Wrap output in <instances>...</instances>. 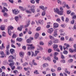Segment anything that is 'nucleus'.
<instances>
[{"label":"nucleus","mask_w":76,"mask_h":76,"mask_svg":"<svg viewBox=\"0 0 76 76\" xmlns=\"http://www.w3.org/2000/svg\"><path fill=\"white\" fill-rule=\"evenodd\" d=\"M9 59L8 60V62L10 63L9 64L12 70H13L15 68V66H13L15 65V63L14 62V61L13 60V59H14L15 58L12 56H10L8 57Z\"/></svg>","instance_id":"f257e3e1"},{"label":"nucleus","mask_w":76,"mask_h":76,"mask_svg":"<svg viewBox=\"0 0 76 76\" xmlns=\"http://www.w3.org/2000/svg\"><path fill=\"white\" fill-rule=\"evenodd\" d=\"M13 29V27L11 26H8V32L10 36H11V31H10V30H12Z\"/></svg>","instance_id":"f03ea898"},{"label":"nucleus","mask_w":76,"mask_h":76,"mask_svg":"<svg viewBox=\"0 0 76 76\" xmlns=\"http://www.w3.org/2000/svg\"><path fill=\"white\" fill-rule=\"evenodd\" d=\"M27 45L28 46L27 49V50H31L32 49L35 48V47L33 46V44Z\"/></svg>","instance_id":"7ed1b4c3"},{"label":"nucleus","mask_w":76,"mask_h":76,"mask_svg":"<svg viewBox=\"0 0 76 76\" xmlns=\"http://www.w3.org/2000/svg\"><path fill=\"white\" fill-rule=\"evenodd\" d=\"M9 47H10L9 46V45H7V46H6L7 50H5V53H6L7 55H9Z\"/></svg>","instance_id":"20e7f679"},{"label":"nucleus","mask_w":76,"mask_h":76,"mask_svg":"<svg viewBox=\"0 0 76 76\" xmlns=\"http://www.w3.org/2000/svg\"><path fill=\"white\" fill-rule=\"evenodd\" d=\"M12 12L13 13H14V15H18V14L19 13V10L17 9L14 10H12Z\"/></svg>","instance_id":"39448f33"},{"label":"nucleus","mask_w":76,"mask_h":76,"mask_svg":"<svg viewBox=\"0 0 76 76\" xmlns=\"http://www.w3.org/2000/svg\"><path fill=\"white\" fill-rule=\"evenodd\" d=\"M0 54L1 55V58H4V57H6V55H4V52L3 51L0 52Z\"/></svg>","instance_id":"423d86ee"},{"label":"nucleus","mask_w":76,"mask_h":76,"mask_svg":"<svg viewBox=\"0 0 76 76\" xmlns=\"http://www.w3.org/2000/svg\"><path fill=\"white\" fill-rule=\"evenodd\" d=\"M64 45V46L63 47L64 50H68V48L67 47H69V45H67V44H65Z\"/></svg>","instance_id":"0eeeda50"},{"label":"nucleus","mask_w":76,"mask_h":76,"mask_svg":"<svg viewBox=\"0 0 76 76\" xmlns=\"http://www.w3.org/2000/svg\"><path fill=\"white\" fill-rule=\"evenodd\" d=\"M39 53V51L36 50L35 51V54H34V52H33L31 54V57H33V56L35 57L37 56V54H38V53Z\"/></svg>","instance_id":"6e6552de"},{"label":"nucleus","mask_w":76,"mask_h":76,"mask_svg":"<svg viewBox=\"0 0 76 76\" xmlns=\"http://www.w3.org/2000/svg\"><path fill=\"white\" fill-rule=\"evenodd\" d=\"M53 35L54 37H57V36L58 35V34H57V29H55V30Z\"/></svg>","instance_id":"1a4fd4ad"},{"label":"nucleus","mask_w":76,"mask_h":76,"mask_svg":"<svg viewBox=\"0 0 76 76\" xmlns=\"http://www.w3.org/2000/svg\"><path fill=\"white\" fill-rule=\"evenodd\" d=\"M53 31H54V29L52 28H50L47 31L48 32V33H50V34H51V33H52Z\"/></svg>","instance_id":"9d476101"},{"label":"nucleus","mask_w":76,"mask_h":76,"mask_svg":"<svg viewBox=\"0 0 76 76\" xmlns=\"http://www.w3.org/2000/svg\"><path fill=\"white\" fill-rule=\"evenodd\" d=\"M35 7V6L34 5H32L31 7V11L33 13L35 12V10H34Z\"/></svg>","instance_id":"9b49d317"},{"label":"nucleus","mask_w":76,"mask_h":76,"mask_svg":"<svg viewBox=\"0 0 76 76\" xmlns=\"http://www.w3.org/2000/svg\"><path fill=\"white\" fill-rule=\"evenodd\" d=\"M58 53L56 52H55L54 53V58L56 60H58V58L56 57V56H57V55H58Z\"/></svg>","instance_id":"f8f14e48"},{"label":"nucleus","mask_w":76,"mask_h":76,"mask_svg":"<svg viewBox=\"0 0 76 76\" xmlns=\"http://www.w3.org/2000/svg\"><path fill=\"white\" fill-rule=\"evenodd\" d=\"M61 5L62 6V7L64 8H65V7H66V3L65 2H62L61 3Z\"/></svg>","instance_id":"ddd939ff"},{"label":"nucleus","mask_w":76,"mask_h":76,"mask_svg":"<svg viewBox=\"0 0 76 76\" xmlns=\"http://www.w3.org/2000/svg\"><path fill=\"white\" fill-rule=\"evenodd\" d=\"M5 11L6 12H7V11H8V10L7 9V8H6V7H3V10H2L1 12L3 13H4Z\"/></svg>","instance_id":"4468645a"},{"label":"nucleus","mask_w":76,"mask_h":76,"mask_svg":"<svg viewBox=\"0 0 76 76\" xmlns=\"http://www.w3.org/2000/svg\"><path fill=\"white\" fill-rule=\"evenodd\" d=\"M20 56L21 58H23V56H24V53L23 52H20Z\"/></svg>","instance_id":"2eb2a0df"},{"label":"nucleus","mask_w":76,"mask_h":76,"mask_svg":"<svg viewBox=\"0 0 76 76\" xmlns=\"http://www.w3.org/2000/svg\"><path fill=\"white\" fill-rule=\"evenodd\" d=\"M39 37V33H37L35 34L34 38H35L36 39H37Z\"/></svg>","instance_id":"dca6fc26"},{"label":"nucleus","mask_w":76,"mask_h":76,"mask_svg":"<svg viewBox=\"0 0 76 76\" xmlns=\"http://www.w3.org/2000/svg\"><path fill=\"white\" fill-rule=\"evenodd\" d=\"M58 41H59L58 39H54L53 40V43L56 44V43H58Z\"/></svg>","instance_id":"f3484780"},{"label":"nucleus","mask_w":76,"mask_h":76,"mask_svg":"<svg viewBox=\"0 0 76 76\" xmlns=\"http://www.w3.org/2000/svg\"><path fill=\"white\" fill-rule=\"evenodd\" d=\"M54 12H55V13H58L59 12V10L57 8H56L54 9Z\"/></svg>","instance_id":"a211bd4d"},{"label":"nucleus","mask_w":76,"mask_h":76,"mask_svg":"<svg viewBox=\"0 0 76 76\" xmlns=\"http://www.w3.org/2000/svg\"><path fill=\"white\" fill-rule=\"evenodd\" d=\"M63 12H64L63 11H59L58 13L60 15H63Z\"/></svg>","instance_id":"6ab92c4d"},{"label":"nucleus","mask_w":76,"mask_h":76,"mask_svg":"<svg viewBox=\"0 0 76 76\" xmlns=\"http://www.w3.org/2000/svg\"><path fill=\"white\" fill-rule=\"evenodd\" d=\"M53 44V41L52 40H50L48 42V46H50Z\"/></svg>","instance_id":"aec40b11"},{"label":"nucleus","mask_w":76,"mask_h":76,"mask_svg":"<svg viewBox=\"0 0 76 76\" xmlns=\"http://www.w3.org/2000/svg\"><path fill=\"white\" fill-rule=\"evenodd\" d=\"M53 48L54 50H56V49L58 48V45H54Z\"/></svg>","instance_id":"412c9836"},{"label":"nucleus","mask_w":76,"mask_h":76,"mask_svg":"<svg viewBox=\"0 0 76 76\" xmlns=\"http://www.w3.org/2000/svg\"><path fill=\"white\" fill-rule=\"evenodd\" d=\"M53 26L55 27V28H58V24L57 23H54L53 24Z\"/></svg>","instance_id":"4be33fe9"},{"label":"nucleus","mask_w":76,"mask_h":76,"mask_svg":"<svg viewBox=\"0 0 76 76\" xmlns=\"http://www.w3.org/2000/svg\"><path fill=\"white\" fill-rule=\"evenodd\" d=\"M2 5L3 7H7V4L6 3H3Z\"/></svg>","instance_id":"5701e85b"},{"label":"nucleus","mask_w":76,"mask_h":76,"mask_svg":"<svg viewBox=\"0 0 76 76\" xmlns=\"http://www.w3.org/2000/svg\"><path fill=\"white\" fill-rule=\"evenodd\" d=\"M0 28L1 31H4V27L3 25L1 26Z\"/></svg>","instance_id":"b1692460"},{"label":"nucleus","mask_w":76,"mask_h":76,"mask_svg":"<svg viewBox=\"0 0 76 76\" xmlns=\"http://www.w3.org/2000/svg\"><path fill=\"white\" fill-rule=\"evenodd\" d=\"M7 61L6 60H5L3 61V64L4 65H7Z\"/></svg>","instance_id":"393cba45"},{"label":"nucleus","mask_w":76,"mask_h":76,"mask_svg":"<svg viewBox=\"0 0 76 76\" xmlns=\"http://www.w3.org/2000/svg\"><path fill=\"white\" fill-rule=\"evenodd\" d=\"M38 48L37 49V50H43V48L41 46H38Z\"/></svg>","instance_id":"a878e982"},{"label":"nucleus","mask_w":76,"mask_h":76,"mask_svg":"<svg viewBox=\"0 0 76 76\" xmlns=\"http://www.w3.org/2000/svg\"><path fill=\"white\" fill-rule=\"evenodd\" d=\"M39 23L40 24H41V25H43V23H44V21L42 20H40L39 21Z\"/></svg>","instance_id":"bb28decb"},{"label":"nucleus","mask_w":76,"mask_h":76,"mask_svg":"<svg viewBox=\"0 0 76 76\" xmlns=\"http://www.w3.org/2000/svg\"><path fill=\"white\" fill-rule=\"evenodd\" d=\"M15 20L16 21V22H18V20H19V16H16L15 17Z\"/></svg>","instance_id":"cd10ccee"},{"label":"nucleus","mask_w":76,"mask_h":76,"mask_svg":"<svg viewBox=\"0 0 76 76\" xmlns=\"http://www.w3.org/2000/svg\"><path fill=\"white\" fill-rule=\"evenodd\" d=\"M10 52L11 54H13L15 53V50L13 49H11L10 50Z\"/></svg>","instance_id":"c85d7f7f"},{"label":"nucleus","mask_w":76,"mask_h":76,"mask_svg":"<svg viewBox=\"0 0 76 76\" xmlns=\"http://www.w3.org/2000/svg\"><path fill=\"white\" fill-rule=\"evenodd\" d=\"M65 73H67L68 74H70V72H69L67 71V69H65Z\"/></svg>","instance_id":"c756f323"},{"label":"nucleus","mask_w":76,"mask_h":76,"mask_svg":"<svg viewBox=\"0 0 76 76\" xmlns=\"http://www.w3.org/2000/svg\"><path fill=\"white\" fill-rule=\"evenodd\" d=\"M40 9H41L43 10H44V7L43 6H40L39 7Z\"/></svg>","instance_id":"7c9ffc66"},{"label":"nucleus","mask_w":76,"mask_h":76,"mask_svg":"<svg viewBox=\"0 0 76 76\" xmlns=\"http://www.w3.org/2000/svg\"><path fill=\"white\" fill-rule=\"evenodd\" d=\"M45 15V11H44L42 12V16H44Z\"/></svg>","instance_id":"2f4dec72"},{"label":"nucleus","mask_w":76,"mask_h":76,"mask_svg":"<svg viewBox=\"0 0 76 76\" xmlns=\"http://www.w3.org/2000/svg\"><path fill=\"white\" fill-rule=\"evenodd\" d=\"M28 24H27L25 26V27L26 28V27H28L29 25V24H30V21H28Z\"/></svg>","instance_id":"473e14b6"},{"label":"nucleus","mask_w":76,"mask_h":76,"mask_svg":"<svg viewBox=\"0 0 76 76\" xmlns=\"http://www.w3.org/2000/svg\"><path fill=\"white\" fill-rule=\"evenodd\" d=\"M4 48V45L3 44H2L1 47L0 46V49H1V50H3Z\"/></svg>","instance_id":"72a5a7b5"},{"label":"nucleus","mask_w":76,"mask_h":76,"mask_svg":"<svg viewBox=\"0 0 76 76\" xmlns=\"http://www.w3.org/2000/svg\"><path fill=\"white\" fill-rule=\"evenodd\" d=\"M35 61L34 60H33L32 61V63L34 65H37V63H35Z\"/></svg>","instance_id":"f704fd0d"},{"label":"nucleus","mask_w":76,"mask_h":76,"mask_svg":"<svg viewBox=\"0 0 76 76\" xmlns=\"http://www.w3.org/2000/svg\"><path fill=\"white\" fill-rule=\"evenodd\" d=\"M49 37L50 39H54V37H52V36H49Z\"/></svg>","instance_id":"c9c22d12"},{"label":"nucleus","mask_w":76,"mask_h":76,"mask_svg":"<svg viewBox=\"0 0 76 76\" xmlns=\"http://www.w3.org/2000/svg\"><path fill=\"white\" fill-rule=\"evenodd\" d=\"M73 38H69V41H70V42H72V41H74Z\"/></svg>","instance_id":"e433bc0d"},{"label":"nucleus","mask_w":76,"mask_h":76,"mask_svg":"<svg viewBox=\"0 0 76 76\" xmlns=\"http://www.w3.org/2000/svg\"><path fill=\"white\" fill-rule=\"evenodd\" d=\"M19 9H20V10L22 11H24V9L23 7H22L20 6Z\"/></svg>","instance_id":"4c0bfd02"},{"label":"nucleus","mask_w":76,"mask_h":76,"mask_svg":"<svg viewBox=\"0 0 76 76\" xmlns=\"http://www.w3.org/2000/svg\"><path fill=\"white\" fill-rule=\"evenodd\" d=\"M2 36L3 37H6V33L4 31L2 32Z\"/></svg>","instance_id":"58836bf2"},{"label":"nucleus","mask_w":76,"mask_h":76,"mask_svg":"<svg viewBox=\"0 0 76 76\" xmlns=\"http://www.w3.org/2000/svg\"><path fill=\"white\" fill-rule=\"evenodd\" d=\"M26 11L27 13H32V12L30 11V10H26Z\"/></svg>","instance_id":"ea45409f"},{"label":"nucleus","mask_w":76,"mask_h":76,"mask_svg":"<svg viewBox=\"0 0 76 76\" xmlns=\"http://www.w3.org/2000/svg\"><path fill=\"white\" fill-rule=\"evenodd\" d=\"M27 42L28 43H31V40L30 39H28L27 40Z\"/></svg>","instance_id":"a19ab883"},{"label":"nucleus","mask_w":76,"mask_h":76,"mask_svg":"<svg viewBox=\"0 0 76 76\" xmlns=\"http://www.w3.org/2000/svg\"><path fill=\"white\" fill-rule=\"evenodd\" d=\"M4 17H7V16H8L6 12H4Z\"/></svg>","instance_id":"79ce46f5"},{"label":"nucleus","mask_w":76,"mask_h":76,"mask_svg":"<svg viewBox=\"0 0 76 76\" xmlns=\"http://www.w3.org/2000/svg\"><path fill=\"white\" fill-rule=\"evenodd\" d=\"M70 23L72 25H73L75 23V20H74L73 19V20L71 21Z\"/></svg>","instance_id":"37998d69"},{"label":"nucleus","mask_w":76,"mask_h":76,"mask_svg":"<svg viewBox=\"0 0 76 76\" xmlns=\"http://www.w3.org/2000/svg\"><path fill=\"white\" fill-rule=\"evenodd\" d=\"M28 62H25V63L23 64V66H26V65H28Z\"/></svg>","instance_id":"c03bdc74"},{"label":"nucleus","mask_w":76,"mask_h":76,"mask_svg":"<svg viewBox=\"0 0 76 76\" xmlns=\"http://www.w3.org/2000/svg\"><path fill=\"white\" fill-rule=\"evenodd\" d=\"M34 73L36 75H38V74H39V73L38 72V71H37V70H36L34 72Z\"/></svg>","instance_id":"a18cd8bd"},{"label":"nucleus","mask_w":76,"mask_h":76,"mask_svg":"<svg viewBox=\"0 0 76 76\" xmlns=\"http://www.w3.org/2000/svg\"><path fill=\"white\" fill-rule=\"evenodd\" d=\"M22 28H23V26H22V25L20 26L19 28V31H21L22 29Z\"/></svg>","instance_id":"49530a36"},{"label":"nucleus","mask_w":76,"mask_h":76,"mask_svg":"<svg viewBox=\"0 0 76 76\" xmlns=\"http://www.w3.org/2000/svg\"><path fill=\"white\" fill-rule=\"evenodd\" d=\"M46 59H47V60H48V61H51V58H50V57L49 56Z\"/></svg>","instance_id":"de8ad7c7"},{"label":"nucleus","mask_w":76,"mask_h":76,"mask_svg":"<svg viewBox=\"0 0 76 76\" xmlns=\"http://www.w3.org/2000/svg\"><path fill=\"white\" fill-rule=\"evenodd\" d=\"M24 69L25 71H28V70L29 69V68L28 67L26 68L24 67Z\"/></svg>","instance_id":"09e8293b"},{"label":"nucleus","mask_w":76,"mask_h":76,"mask_svg":"<svg viewBox=\"0 0 76 76\" xmlns=\"http://www.w3.org/2000/svg\"><path fill=\"white\" fill-rule=\"evenodd\" d=\"M57 3L58 4H61V1H60V0H58L57 1Z\"/></svg>","instance_id":"8fccbe9b"},{"label":"nucleus","mask_w":76,"mask_h":76,"mask_svg":"<svg viewBox=\"0 0 76 76\" xmlns=\"http://www.w3.org/2000/svg\"><path fill=\"white\" fill-rule=\"evenodd\" d=\"M63 53L64 54H67L68 52L66 50H65L63 52Z\"/></svg>","instance_id":"3c124183"},{"label":"nucleus","mask_w":76,"mask_h":76,"mask_svg":"<svg viewBox=\"0 0 76 76\" xmlns=\"http://www.w3.org/2000/svg\"><path fill=\"white\" fill-rule=\"evenodd\" d=\"M41 29V27H38L36 29V31H40Z\"/></svg>","instance_id":"603ef678"},{"label":"nucleus","mask_w":76,"mask_h":76,"mask_svg":"<svg viewBox=\"0 0 76 76\" xmlns=\"http://www.w3.org/2000/svg\"><path fill=\"white\" fill-rule=\"evenodd\" d=\"M56 21L57 22H58L59 23H60V22H61V20H60V18H58L57 19Z\"/></svg>","instance_id":"864d4df0"},{"label":"nucleus","mask_w":76,"mask_h":76,"mask_svg":"<svg viewBox=\"0 0 76 76\" xmlns=\"http://www.w3.org/2000/svg\"><path fill=\"white\" fill-rule=\"evenodd\" d=\"M30 2L31 3L34 4V3H35V1L34 0H31L30 1Z\"/></svg>","instance_id":"5fc2aeb1"},{"label":"nucleus","mask_w":76,"mask_h":76,"mask_svg":"<svg viewBox=\"0 0 76 76\" xmlns=\"http://www.w3.org/2000/svg\"><path fill=\"white\" fill-rule=\"evenodd\" d=\"M69 63H71L72 62H73V59H69Z\"/></svg>","instance_id":"6e6d98bb"},{"label":"nucleus","mask_w":76,"mask_h":76,"mask_svg":"<svg viewBox=\"0 0 76 76\" xmlns=\"http://www.w3.org/2000/svg\"><path fill=\"white\" fill-rule=\"evenodd\" d=\"M71 12L72 11L70 10L67 11V14H68V15H69V14L71 13Z\"/></svg>","instance_id":"4d7b16f0"},{"label":"nucleus","mask_w":76,"mask_h":76,"mask_svg":"<svg viewBox=\"0 0 76 76\" xmlns=\"http://www.w3.org/2000/svg\"><path fill=\"white\" fill-rule=\"evenodd\" d=\"M61 41H64V38L63 37H62L60 39Z\"/></svg>","instance_id":"13d9d810"},{"label":"nucleus","mask_w":76,"mask_h":76,"mask_svg":"<svg viewBox=\"0 0 76 76\" xmlns=\"http://www.w3.org/2000/svg\"><path fill=\"white\" fill-rule=\"evenodd\" d=\"M69 52L71 53H73V50L72 49H71V48L69 49Z\"/></svg>","instance_id":"bf43d9fd"},{"label":"nucleus","mask_w":76,"mask_h":76,"mask_svg":"<svg viewBox=\"0 0 76 76\" xmlns=\"http://www.w3.org/2000/svg\"><path fill=\"white\" fill-rule=\"evenodd\" d=\"M1 68L2 70H6V67L4 66H2Z\"/></svg>","instance_id":"052dcab7"},{"label":"nucleus","mask_w":76,"mask_h":76,"mask_svg":"<svg viewBox=\"0 0 76 76\" xmlns=\"http://www.w3.org/2000/svg\"><path fill=\"white\" fill-rule=\"evenodd\" d=\"M17 36L15 34H13L12 37V38H16Z\"/></svg>","instance_id":"680f3d73"},{"label":"nucleus","mask_w":76,"mask_h":76,"mask_svg":"<svg viewBox=\"0 0 76 76\" xmlns=\"http://www.w3.org/2000/svg\"><path fill=\"white\" fill-rule=\"evenodd\" d=\"M31 54V52L29 51L28 52L27 55H28V56H30Z\"/></svg>","instance_id":"e2e57ef3"},{"label":"nucleus","mask_w":76,"mask_h":76,"mask_svg":"<svg viewBox=\"0 0 76 76\" xmlns=\"http://www.w3.org/2000/svg\"><path fill=\"white\" fill-rule=\"evenodd\" d=\"M69 19L68 18H66L65 20L66 22H69Z\"/></svg>","instance_id":"0e129e2a"},{"label":"nucleus","mask_w":76,"mask_h":76,"mask_svg":"<svg viewBox=\"0 0 76 76\" xmlns=\"http://www.w3.org/2000/svg\"><path fill=\"white\" fill-rule=\"evenodd\" d=\"M72 18L73 19H76V15H75L73 16L72 17Z\"/></svg>","instance_id":"69168bd1"},{"label":"nucleus","mask_w":76,"mask_h":76,"mask_svg":"<svg viewBox=\"0 0 76 76\" xmlns=\"http://www.w3.org/2000/svg\"><path fill=\"white\" fill-rule=\"evenodd\" d=\"M75 15V14L74 13V12H72L71 14V16H74Z\"/></svg>","instance_id":"338daca9"},{"label":"nucleus","mask_w":76,"mask_h":76,"mask_svg":"<svg viewBox=\"0 0 76 76\" xmlns=\"http://www.w3.org/2000/svg\"><path fill=\"white\" fill-rule=\"evenodd\" d=\"M44 44L43 43V42H40V45H44Z\"/></svg>","instance_id":"774afa93"}]
</instances>
